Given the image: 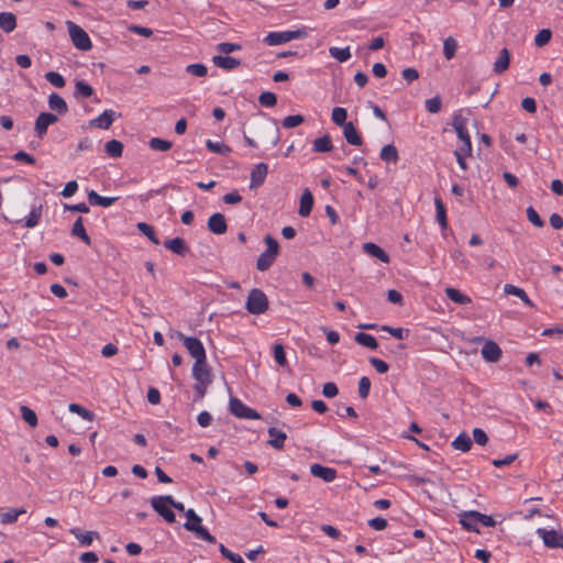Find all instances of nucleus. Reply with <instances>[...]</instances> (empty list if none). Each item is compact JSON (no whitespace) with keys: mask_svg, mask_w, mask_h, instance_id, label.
I'll return each instance as SVG.
<instances>
[{"mask_svg":"<svg viewBox=\"0 0 563 563\" xmlns=\"http://www.w3.org/2000/svg\"><path fill=\"white\" fill-rule=\"evenodd\" d=\"M229 405H230V412L232 415H234L236 418L252 419V420L261 419V415L256 410L247 407L240 399H238L235 397H232L230 399Z\"/></svg>","mask_w":563,"mask_h":563,"instance_id":"1a4fd4ad","label":"nucleus"},{"mask_svg":"<svg viewBox=\"0 0 563 563\" xmlns=\"http://www.w3.org/2000/svg\"><path fill=\"white\" fill-rule=\"evenodd\" d=\"M104 151L110 157H121L123 152V144L118 140H110L104 144Z\"/></svg>","mask_w":563,"mask_h":563,"instance_id":"c9c22d12","label":"nucleus"},{"mask_svg":"<svg viewBox=\"0 0 563 563\" xmlns=\"http://www.w3.org/2000/svg\"><path fill=\"white\" fill-rule=\"evenodd\" d=\"M457 48V42L452 36H449L444 40L443 43V55L444 57L450 60L455 56Z\"/></svg>","mask_w":563,"mask_h":563,"instance_id":"ea45409f","label":"nucleus"},{"mask_svg":"<svg viewBox=\"0 0 563 563\" xmlns=\"http://www.w3.org/2000/svg\"><path fill=\"white\" fill-rule=\"evenodd\" d=\"M42 212H43L42 205L33 207L30 214L25 219L24 225L30 229L36 227L42 217Z\"/></svg>","mask_w":563,"mask_h":563,"instance_id":"4c0bfd02","label":"nucleus"},{"mask_svg":"<svg viewBox=\"0 0 563 563\" xmlns=\"http://www.w3.org/2000/svg\"><path fill=\"white\" fill-rule=\"evenodd\" d=\"M186 71L197 77H203L207 75L208 68L203 64H190L186 67Z\"/></svg>","mask_w":563,"mask_h":563,"instance_id":"052dcab7","label":"nucleus"},{"mask_svg":"<svg viewBox=\"0 0 563 563\" xmlns=\"http://www.w3.org/2000/svg\"><path fill=\"white\" fill-rule=\"evenodd\" d=\"M185 515L187 517V521L184 525L186 530L194 532L198 538L209 543H216V538L205 527L201 526V518L195 512L194 509H187Z\"/></svg>","mask_w":563,"mask_h":563,"instance_id":"7ed1b4c3","label":"nucleus"},{"mask_svg":"<svg viewBox=\"0 0 563 563\" xmlns=\"http://www.w3.org/2000/svg\"><path fill=\"white\" fill-rule=\"evenodd\" d=\"M445 294L450 300L459 305H468L472 302L470 296L462 294L459 289L453 287H446Z\"/></svg>","mask_w":563,"mask_h":563,"instance_id":"c756f323","label":"nucleus"},{"mask_svg":"<svg viewBox=\"0 0 563 563\" xmlns=\"http://www.w3.org/2000/svg\"><path fill=\"white\" fill-rule=\"evenodd\" d=\"M268 173V165L265 163L256 164L251 172L250 188L255 189L262 186Z\"/></svg>","mask_w":563,"mask_h":563,"instance_id":"4468645a","label":"nucleus"},{"mask_svg":"<svg viewBox=\"0 0 563 563\" xmlns=\"http://www.w3.org/2000/svg\"><path fill=\"white\" fill-rule=\"evenodd\" d=\"M66 25L68 29L70 40L76 48L84 52L91 49L92 44L90 37L82 27H80L73 21H67Z\"/></svg>","mask_w":563,"mask_h":563,"instance_id":"39448f33","label":"nucleus"},{"mask_svg":"<svg viewBox=\"0 0 563 563\" xmlns=\"http://www.w3.org/2000/svg\"><path fill=\"white\" fill-rule=\"evenodd\" d=\"M347 112L344 108L336 107L332 111V121L334 124L339 126H344V124H347L346 122Z\"/></svg>","mask_w":563,"mask_h":563,"instance_id":"09e8293b","label":"nucleus"},{"mask_svg":"<svg viewBox=\"0 0 563 563\" xmlns=\"http://www.w3.org/2000/svg\"><path fill=\"white\" fill-rule=\"evenodd\" d=\"M71 234L74 236L79 238L85 244H87V245L91 244V240L86 232L81 217L77 218V220L74 222L73 228H71Z\"/></svg>","mask_w":563,"mask_h":563,"instance_id":"2f4dec72","label":"nucleus"},{"mask_svg":"<svg viewBox=\"0 0 563 563\" xmlns=\"http://www.w3.org/2000/svg\"><path fill=\"white\" fill-rule=\"evenodd\" d=\"M120 114H118L115 111L113 110H104L99 117H97L96 119H92L89 124L90 126L92 128H97V129H109L111 126V124L113 123V121L115 120L117 117H119Z\"/></svg>","mask_w":563,"mask_h":563,"instance_id":"2eb2a0df","label":"nucleus"},{"mask_svg":"<svg viewBox=\"0 0 563 563\" xmlns=\"http://www.w3.org/2000/svg\"><path fill=\"white\" fill-rule=\"evenodd\" d=\"M333 148L331 137L325 134L319 139H316L312 143V150L316 153H327Z\"/></svg>","mask_w":563,"mask_h":563,"instance_id":"473e14b6","label":"nucleus"},{"mask_svg":"<svg viewBox=\"0 0 563 563\" xmlns=\"http://www.w3.org/2000/svg\"><path fill=\"white\" fill-rule=\"evenodd\" d=\"M260 132L258 136L269 142L273 146L279 142V130L275 124H262Z\"/></svg>","mask_w":563,"mask_h":563,"instance_id":"a211bd4d","label":"nucleus"},{"mask_svg":"<svg viewBox=\"0 0 563 563\" xmlns=\"http://www.w3.org/2000/svg\"><path fill=\"white\" fill-rule=\"evenodd\" d=\"M343 135L346 142L351 145L360 146L363 144V140L352 122H347V124H344Z\"/></svg>","mask_w":563,"mask_h":563,"instance_id":"4be33fe9","label":"nucleus"},{"mask_svg":"<svg viewBox=\"0 0 563 563\" xmlns=\"http://www.w3.org/2000/svg\"><path fill=\"white\" fill-rule=\"evenodd\" d=\"M481 353H482L483 358L490 363L497 362L501 357L500 347L498 346L497 343H495L493 341H487L483 345Z\"/></svg>","mask_w":563,"mask_h":563,"instance_id":"f3484780","label":"nucleus"},{"mask_svg":"<svg viewBox=\"0 0 563 563\" xmlns=\"http://www.w3.org/2000/svg\"><path fill=\"white\" fill-rule=\"evenodd\" d=\"M206 146L212 153L221 155H229L231 153V147L225 145L224 143L212 142L211 140H208L206 142Z\"/></svg>","mask_w":563,"mask_h":563,"instance_id":"37998d69","label":"nucleus"},{"mask_svg":"<svg viewBox=\"0 0 563 563\" xmlns=\"http://www.w3.org/2000/svg\"><path fill=\"white\" fill-rule=\"evenodd\" d=\"M455 450L467 452L472 446V440L466 432L460 433L452 442Z\"/></svg>","mask_w":563,"mask_h":563,"instance_id":"72a5a7b5","label":"nucleus"},{"mask_svg":"<svg viewBox=\"0 0 563 563\" xmlns=\"http://www.w3.org/2000/svg\"><path fill=\"white\" fill-rule=\"evenodd\" d=\"M310 472L314 477H318L325 483L333 482L338 476L335 468L323 466L318 463H314L310 466Z\"/></svg>","mask_w":563,"mask_h":563,"instance_id":"ddd939ff","label":"nucleus"},{"mask_svg":"<svg viewBox=\"0 0 563 563\" xmlns=\"http://www.w3.org/2000/svg\"><path fill=\"white\" fill-rule=\"evenodd\" d=\"M468 517L475 518L474 521H478V523H481L484 527H494L495 526V520L490 516L479 514L477 511H470Z\"/></svg>","mask_w":563,"mask_h":563,"instance_id":"864d4df0","label":"nucleus"},{"mask_svg":"<svg viewBox=\"0 0 563 563\" xmlns=\"http://www.w3.org/2000/svg\"><path fill=\"white\" fill-rule=\"evenodd\" d=\"M371 389V380L368 377L364 376L358 382V395L362 399H366L368 397Z\"/></svg>","mask_w":563,"mask_h":563,"instance_id":"e2e57ef3","label":"nucleus"},{"mask_svg":"<svg viewBox=\"0 0 563 563\" xmlns=\"http://www.w3.org/2000/svg\"><path fill=\"white\" fill-rule=\"evenodd\" d=\"M164 246L180 256H185L189 252V247L181 238L166 240Z\"/></svg>","mask_w":563,"mask_h":563,"instance_id":"5701e85b","label":"nucleus"},{"mask_svg":"<svg viewBox=\"0 0 563 563\" xmlns=\"http://www.w3.org/2000/svg\"><path fill=\"white\" fill-rule=\"evenodd\" d=\"M48 107L58 114H65L68 111L66 101L57 93L49 95Z\"/></svg>","mask_w":563,"mask_h":563,"instance_id":"cd10ccee","label":"nucleus"},{"mask_svg":"<svg viewBox=\"0 0 563 563\" xmlns=\"http://www.w3.org/2000/svg\"><path fill=\"white\" fill-rule=\"evenodd\" d=\"M329 54H330L331 57L335 58L340 63H344L347 59H350V57H351V52H350V47L349 46H346L344 48L330 47L329 48Z\"/></svg>","mask_w":563,"mask_h":563,"instance_id":"79ce46f5","label":"nucleus"},{"mask_svg":"<svg viewBox=\"0 0 563 563\" xmlns=\"http://www.w3.org/2000/svg\"><path fill=\"white\" fill-rule=\"evenodd\" d=\"M88 201L92 206H101L104 208H108L112 206L118 198L117 197H102L99 194H97L95 190H90L87 195Z\"/></svg>","mask_w":563,"mask_h":563,"instance_id":"bb28decb","label":"nucleus"},{"mask_svg":"<svg viewBox=\"0 0 563 563\" xmlns=\"http://www.w3.org/2000/svg\"><path fill=\"white\" fill-rule=\"evenodd\" d=\"M221 554L233 563H245L244 560L236 553L231 552L223 544L219 545Z\"/></svg>","mask_w":563,"mask_h":563,"instance_id":"338daca9","label":"nucleus"},{"mask_svg":"<svg viewBox=\"0 0 563 563\" xmlns=\"http://www.w3.org/2000/svg\"><path fill=\"white\" fill-rule=\"evenodd\" d=\"M264 42L271 46L287 43L286 34L285 32H271L265 36Z\"/></svg>","mask_w":563,"mask_h":563,"instance_id":"a18cd8bd","label":"nucleus"},{"mask_svg":"<svg viewBox=\"0 0 563 563\" xmlns=\"http://www.w3.org/2000/svg\"><path fill=\"white\" fill-rule=\"evenodd\" d=\"M426 485H428L429 487H424V494H427L431 500H435V501L444 500L448 493L441 482L437 483L434 481L424 479V486Z\"/></svg>","mask_w":563,"mask_h":563,"instance_id":"f8f14e48","label":"nucleus"},{"mask_svg":"<svg viewBox=\"0 0 563 563\" xmlns=\"http://www.w3.org/2000/svg\"><path fill=\"white\" fill-rule=\"evenodd\" d=\"M208 229L210 232L214 233V234H224L228 230V225H227V221H225V218L222 213H213L209 219H208Z\"/></svg>","mask_w":563,"mask_h":563,"instance_id":"dca6fc26","label":"nucleus"},{"mask_svg":"<svg viewBox=\"0 0 563 563\" xmlns=\"http://www.w3.org/2000/svg\"><path fill=\"white\" fill-rule=\"evenodd\" d=\"M424 106L430 113H438L441 110L442 102L439 96L424 101Z\"/></svg>","mask_w":563,"mask_h":563,"instance_id":"680f3d73","label":"nucleus"},{"mask_svg":"<svg viewBox=\"0 0 563 563\" xmlns=\"http://www.w3.org/2000/svg\"><path fill=\"white\" fill-rule=\"evenodd\" d=\"M169 504H173V497L170 495L166 496H155L151 499L152 508L164 518L168 523H174L176 520L174 511L169 508Z\"/></svg>","mask_w":563,"mask_h":563,"instance_id":"423d86ee","label":"nucleus"},{"mask_svg":"<svg viewBox=\"0 0 563 563\" xmlns=\"http://www.w3.org/2000/svg\"><path fill=\"white\" fill-rule=\"evenodd\" d=\"M269 440L267 441V444L273 446L276 450L284 449L285 441L287 439V434L280 430H278L275 427H271L267 430Z\"/></svg>","mask_w":563,"mask_h":563,"instance_id":"6ab92c4d","label":"nucleus"},{"mask_svg":"<svg viewBox=\"0 0 563 563\" xmlns=\"http://www.w3.org/2000/svg\"><path fill=\"white\" fill-rule=\"evenodd\" d=\"M504 291L506 294L514 295V296L520 298L529 307L533 306V303L529 299L527 292L522 288H520V287H517V286H514V285H510V284H506L505 288H504Z\"/></svg>","mask_w":563,"mask_h":563,"instance_id":"f704fd0d","label":"nucleus"},{"mask_svg":"<svg viewBox=\"0 0 563 563\" xmlns=\"http://www.w3.org/2000/svg\"><path fill=\"white\" fill-rule=\"evenodd\" d=\"M212 63L222 69L233 70L241 65V60L231 56L216 55L212 57Z\"/></svg>","mask_w":563,"mask_h":563,"instance_id":"aec40b11","label":"nucleus"},{"mask_svg":"<svg viewBox=\"0 0 563 563\" xmlns=\"http://www.w3.org/2000/svg\"><path fill=\"white\" fill-rule=\"evenodd\" d=\"M177 338L183 341L190 356L195 362L207 358L206 350L201 341L195 336H186L181 332H177Z\"/></svg>","mask_w":563,"mask_h":563,"instance_id":"0eeeda50","label":"nucleus"},{"mask_svg":"<svg viewBox=\"0 0 563 563\" xmlns=\"http://www.w3.org/2000/svg\"><path fill=\"white\" fill-rule=\"evenodd\" d=\"M527 218L537 228L544 227V221L541 219L537 210L531 206L527 208Z\"/></svg>","mask_w":563,"mask_h":563,"instance_id":"bf43d9fd","label":"nucleus"},{"mask_svg":"<svg viewBox=\"0 0 563 563\" xmlns=\"http://www.w3.org/2000/svg\"><path fill=\"white\" fill-rule=\"evenodd\" d=\"M0 27L5 33H11L16 27V18L11 12H1L0 13Z\"/></svg>","mask_w":563,"mask_h":563,"instance_id":"7c9ffc66","label":"nucleus"},{"mask_svg":"<svg viewBox=\"0 0 563 563\" xmlns=\"http://www.w3.org/2000/svg\"><path fill=\"white\" fill-rule=\"evenodd\" d=\"M192 377L197 382L194 386V390L197 397L201 399L206 396L207 389L212 383V373L207 363V358L194 363Z\"/></svg>","mask_w":563,"mask_h":563,"instance_id":"f257e3e1","label":"nucleus"},{"mask_svg":"<svg viewBox=\"0 0 563 563\" xmlns=\"http://www.w3.org/2000/svg\"><path fill=\"white\" fill-rule=\"evenodd\" d=\"M552 37V32L549 29H542L538 32V34L534 37V44L538 47H542L547 45Z\"/></svg>","mask_w":563,"mask_h":563,"instance_id":"603ef678","label":"nucleus"},{"mask_svg":"<svg viewBox=\"0 0 563 563\" xmlns=\"http://www.w3.org/2000/svg\"><path fill=\"white\" fill-rule=\"evenodd\" d=\"M452 124L462 143L459 148H462L463 152H472V142L466 129V119L461 114H454Z\"/></svg>","mask_w":563,"mask_h":563,"instance_id":"6e6552de","label":"nucleus"},{"mask_svg":"<svg viewBox=\"0 0 563 563\" xmlns=\"http://www.w3.org/2000/svg\"><path fill=\"white\" fill-rule=\"evenodd\" d=\"M68 410L70 412H74V413H77L78 416H80L84 420H87V421H93L95 420V413L88 409H86L85 407L78 405V404H70L68 406Z\"/></svg>","mask_w":563,"mask_h":563,"instance_id":"a19ab883","label":"nucleus"},{"mask_svg":"<svg viewBox=\"0 0 563 563\" xmlns=\"http://www.w3.org/2000/svg\"><path fill=\"white\" fill-rule=\"evenodd\" d=\"M21 416L23 420L32 428L37 426V416L36 413L26 406H21L20 408Z\"/></svg>","mask_w":563,"mask_h":563,"instance_id":"49530a36","label":"nucleus"},{"mask_svg":"<svg viewBox=\"0 0 563 563\" xmlns=\"http://www.w3.org/2000/svg\"><path fill=\"white\" fill-rule=\"evenodd\" d=\"M264 242L266 244V250L258 256L256 261V268L260 272L267 271L273 263L275 262L278 253H279V245L278 242L272 236L266 235L264 238Z\"/></svg>","mask_w":563,"mask_h":563,"instance_id":"f03ea898","label":"nucleus"},{"mask_svg":"<svg viewBox=\"0 0 563 563\" xmlns=\"http://www.w3.org/2000/svg\"><path fill=\"white\" fill-rule=\"evenodd\" d=\"M354 340L358 344L366 346L371 350H376L378 347L377 340L373 335L364 333V332L356 333L354 336Z\"/></svg>","mask_w":563,"mask_h":563,"instance_id":"e433bc0d","label":"nucleus"},{"mask_svg":"<svg viewBox=\"0 0 563 563\" xmlns=\"http://www.w3.org/2000/svg\"><path fill=\"white\" fill-rule=\"evenodd\" d=\"M241 48L242 46L238 43L223 42L217 45V49L222 54H230L232 52L240 51Z\"/></svg>","mask_w":563,"mask_h":563,"instance_id":"774afa93","label":"nucleus"},{"mask_svg":"<svg viewBox=\"0 0 563 563\" xmlns=\"http://www.w3.org/2000/svg\"><path fill=\"white\" fill-rule=\"evenodd\" d=\"M137 229L140 232H142L145 236H147L154 244H159V240L156 238L155 232L153 228L144 222L137 223Z\"/></svg>","mask_w":563,"mask_h":563,"instance_id":"4d7b16f0","label":"nucleus"},{"mask_svg":"<svg viewBox=\"0 0 563 563\" xmlns=\"http://www.w3.org/2000/svg\"><path fill=\"white\" fill-rule=\"evenodd\" d=\"M468 515H470V512H464L463 515H461L460 522L467 530L476 531L477 530L478 521H474L475 518H471V517H468Z\"/></svg>","mask_w":563,"mask_h":563,"instance_id":"69168bd1","label":"nucleus"},{"mask_svg":"<svg viewBox=\"0 0 563 563\" xmlns=\"http://www.w3.org/2000/svg\"><path fill=\"white\" fill-rule=\"evenodd\" d=\"M258 102L263 107H274L277 103V97L274 92L264 91L260 95Z\"/></svg>","mask_w":563,"mask_h":563,"instance_id":"6e6d98bb","label":"nucleus"},{"mask_svg":"<svg viewBox=\"0 0 563 563\" xmlns=\"http://www.w3.org/2000/svg\"><path fill=\"white\" fill-rule=\"evenodd\" d=\"M25 509L21 508V509H9L8 511L5 512H2L0 514V521L2 525H9V523H13L18 520V517L20 515H23L25 514Z\"/></svg>","mask_w":563,"mask_h":563,"instance_id":"58836bf2","label":"nucleus"},{"mask_svg":"<svg viewBox=\"0 0 563 563\" xmlns=\"http://www.w3.org/2000/svg\"><path fill=\"white\" fill-rule=\"evenodd\" d=\"M537 534L542 539L544 545L550 549H563V533L554 529L547 530L538 528Z\"/></svg>","mask_w":563,"mask_h":563,"instance_id":"9d476101","label":"nucleus"},{"mask_svg":"<svg viewBox=\"0 0 563 563\" xmlns=\"http://www.w3.org/2000/svg\"><path fill=\"white\" fill-rule=\"evenodd\" d=\"M58 121L56 114L49 112H41L35 120L34 131L36 135L42 139L46 132L47 128Z\"/></svg>","mask_w":563,"mask_h":563,"instance_id":"9b49d317","label":"nucleus"},{"mask_svg":"<svg viewBox=\"0 0 563 563\" xmlns=\"http://www.w3.org/2000/svg\"><path fill=\"white\" fill-rule=\"evenodd\" d=\"M363 251L372 256L378 258L383 263H389V255L377 244L372 242H366L363 244Z\"/></svg>","mask_w":563,"mask_h":563,"instance_id":"412c9836","label":"nucleus"},{"mask_svg":"<svg viewBox=\"0 0 563 563\" xmlns=\"http://www.w3.org/2000/svg\"><path fill=\"white\" fill-rule=\"evenodd\" d=\"M268 298L258 288H253L247 296L245 308L252 314H262L268 310Z\"/></svg>","mask_w":563,"mask_h":563,"instance_id":"20e7f679","label":"nucleus"},{"mask_svg":"<svg viewBox=\"0 0 563 563\" xmlns=\"http://www.w3.org/2000/svg\"><path fill=\"white\" fill-rule=\"evenodd\" d=\"M379 157L382 161H384L387 164H389V163L396 164L399 159L398 151L394 146V144H387V145L383 146V148L380 150Z\"/></svg>","mask_w":563,"mask_h":563,"instance_id":"c85d7f7f","label":"nucleus"},{"mask_svg":"<svg viewBox=\"0 0 563 563\" xmlns=\"http://www.w3.org/2000/svg\"><path fill=\"white\" fill-rule=\"evenodd\" d=\"M150 147L154 151L166 152L172 148V142L159 137H153L148 143Z\"/></svg>","mask_w":563,"mask_h":563,"instance_id":"de8ad7c7","label":"nucleus"},{"mask_svg":"<svg viewBox=\"0 0 563 563\" xmlns=\"http://www.w3.org/2000/svg\"><path fill=\"white\" fill-rule=\"evenodd\" d=\"M435 209H437V220L442 229H445L448 225L446 221V211L444 208V205L442 203L441 199H435Z\"/></svg>","mask_w":563,"mask_h":563,"instance_id":"8fccbe9b","label":"nucleus"},{"mask_svg":"<svg viewBox=\"0 0 563 563\" xmlns=\"http://www.w3.org/2000/svg\"><path fill=\"white\" fill-rule=\"evenodd\" d=\"M46 80L57 88H63L65 86L64 77L56 71H48L45 74Z\"/></svg>","mask_w":563,"mask_h":563,"instance_id":"13d9d810","label":"nucleus"},{"mask_svg":"<svg viewBox=\"0 0 563 563\" xmlns=\"http://www.w3.org/2000/svg\"><path fill=\"white\" fill-rule=\"evenodd\" d=\"M313 207V197L309 189H305L300 197V206L298 213L301 217H308Z\"/></svg>","mask_w":563,"mask_h":563,"instance_id":"a878e982","label":"nucleus"},{"mask_svg":"<svg viewBox=\"0 0 563 563\" xmlns=\"http://www.w3.org/2000/svg\"><path fill=\"white\" fill-rule=\"evenodd\" d=\"M382 330L390 333L393 336H395L399 340L406 339L408 336V332H409L408 330H405L402 328H393L389 325H383Z\"/></svg>","mask_w":563,"mask_h":563,"instance_id":"0e129e2a","label":"nucleus"},{"mask_svg":"<svg viewBox=\"0 0 563 563\" xmlns=\"http://www.w3.org/2000/svg\"><path fill=\"white\" fill-rule=\"evenodd\" d=\"M69 532L79 541L81 545H90L93 539H99L100 536L97 531L81 532L78 528H71Z\"/></svg>","mask_w":563,"mask_h":563,"instance_id":"393cba45","label":"nucleus"},{"mask_svg":"<svg viewBox=\"0 0 563 563\" xmlns=\"http://www.w3.org/2000/svg\"><path fill=\"white\" fill-rule=\"evenodd\" d=\"M305 122V118L301 114L288 115L283 120V126L286 129L296 128Z\"/></svg>","mask_w":563,"mask_h":563,"instance_id":"5fc2aeb1","label":"nucleus"},{"mask_svg":"<svg viewBox=\"0 0 563 563\" xmlns=\"http://www.w3.org/2000/svg\"><path fill=\"white\" fill-rule=\"evenodd\" d=\"M509 63H510V53L505 47L499 52V55L494 63V66H493L494 73L497 75L503 74L505 70L508 69Z\"/></svg>","mask_w":563,"mask_h":563,"instance_id":"b1692460","label":"nucleus"},{"mask_svg":"<svg viewBox=\"0 0 563 563\" xmlns=\"http://www.w3.org/2000/svg\"><path fill=\"white\" fill-rule=\"evenodd\" d=\"M92 93H93V89L89 84H87L84 80L76 81L75 96H79L82 98H89L92 96Z\"/></svg>","mask_w":563,"mask_h":563,"instance_id":"c03bdc74","label":"nucleus"},{"mask_svg":"<svg viewBox=\"0 0 563 563\" xmlns=\"http://www.w3.org/2000/svg\"><path fill=\"white\" fill-rule=\"evenodd\" d=\"M274 358H275V362L282 366V367H286L288 365V362H287V358H286V353H285V349L282 344H275L274 345Z\"/></svg>","mask_w":563,"mask_h":563,"instance_id":"3c124183","label":"nucleus"}]
</instances>
